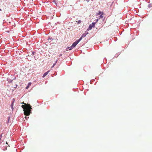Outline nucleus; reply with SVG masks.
I'll return each mask as SVG.
<instances>
[{"label":"nucleus","instance_id":"obj_7","mask_svg":"<svg viewBox=\"0 0 152 152\" xmlns=\"http://www.w3.org/2000/svg\"><path fill=\"white\" fill-rule=\"evenodd\" d=\"M86 36V35H84V34H83L82 35V36L81 37H82V38L83 37H85Z\"/></svg>","mask_w":152,"mask_h":152},{"label":"nucleus","instance_id":"obj_12","mask_svg":"<svg viewBox=\"0 0 152 152\" xmlns=\"http://www.w3.org/2000/svg\"><path fill=\"white\" fill-rule=\"evenodd\" d=\"M13 103H12V104L11 105H12V108L13 107Z\"/></svg>","mask_w":152,"mask_h":152},{"label":"nucleus","instance_id":"obj_10","mask_svg":"<svg viewBox=\"0 0 152 152\" xmlns=\"http://www.w3.org/2000/svg\"><path fill=\"white\" fill-rule=\"evenodd\" d=\"M29 86L28 85V86L26 87V89H28L29 88Z\"/></svg>","mask_w":152,"mask_h":152},{"label":"nucleus","instance_id":"obj_13","mask_svg":"<svg viewBox=\"0 0 152 152\" xmlns=\"http://www.w3.org/2000/svg\"><path fill=\"white\" fill-rule=\"evenodd\" d=\"M54 67V66H53V65L52 66L51 68H53Z\"/></svg>","mask_w":152,"mask_h":152},{"label":"nucleus","instance_id":"obj_1","mask_svg":"<svg viewBox=\"0 0 152 152\" xmlns=\"http://www.w3.org/2000/svg\"><path fill=\"white\" fill-rule=\"evenodd\" d=\"M22 103L24 104L21 106L22 108L23 109L24 114L26 116L29 115L31 113V106L30 104H26L23 102Z\"/></svg>","mask_w":152,"mask_h":152},{"label":"nucleus","instance_id":"obj_6","mask_svg":"<svg viewBox=\"0 0 152 152\" xmlns=\"http://www.w3.org/2000/svg\"><path fill=\"white\" fill-rule=\"evenodd\" d=\"M76 22H77V23L79 24L81 23V21L80 20H79L78 21H77Z\"/></svg>","mask_w":152,"mask_h":152},{"label":"nucleus","instance_id":"obj_5","mask_svg":"<svg viewBox=\"0 0 152 152\" xmlns=\"http://www.w3.org/2000/svg\"><path fill=\"white\" fill-rule=\"evenodd\" d=\"M49 72V71H48L46 72H45L42 76L43 77H44L45 76H46L48 74V73Z\"/></svg>","mask_w":152,"mask_h":152},{"label":"nucleus","instance_id":"obj_9","mask_svg":"<svg viewBox=\"0 0 152 152\" xmlns=\"http://www.w3.org/2000/svg\"><path fill=\"white\" fill-rule=\"evenodd\" d=\"M29 118V117H27L26 116L25 117V118L26 119H27Z\"/></svg>","mask_w":152,"mask_h":152},{"label":"nucleus","instance_id":"obj_8","mask_svg":"<svg viewBox=\"0 0 152 152\" xmlns=\"http://www.w3.org/2000/svg\"><path fill=\"white\" fill-rule=\"evenodd\" d=\"M31 84V83H29L28 84V86H30Z\"/></svg>","mask_w":152,"mask_h":152},{"label":"nucleus","instance_id":"obj_14","mask_svg":"<svg viewBox=\"0 0 152 152\" xmlns=\"http://www.w3.org/2000/svg\"><path fill=\"white\" fill-rule=\"evenodd\" d=\"M6 144H8V143L7 142H6Z\"/></svg>","mask_w":152,"mask_h":152},{"label":"nucleus","instance_id":"obj_3","mask_svg":"<svg viewBox=\"0 0 152 152\" xmlns=\"http://www.w3.org/2000/svg\"><path fill=\"white\" fill-rule=\"evenodd\" d=\"M104 13L101 11H99L98 13L97 14V18H99V19L102 18H103Z\"/></svg>","mask_w":152,"mask_h":152},{"label":"nucleus","instance_id":"obj_15","mask_svg":"<svg viewBox=\"0 0 152 152\" xmlns=\"http://www.w3.org/2000/svg\"><path fill=\"white\" fill-rule=\"evenodd\" d=\"M1 9H0V11H1Z\"/></svg>","mask_w":152,"mask_h":152},{"label":"nucleus","instance_id":"obj_2","mask_svg":"<svg viewBox=\"0 0 152 152\" xmlns=\"http://www.w3.org/2000/svg\"><path fill=\"white\" fill-rule=\"evenodd\" d=\"M82 39V37H81L80 39L76 41L72 44L71 47H68L67 48V50H71L72 49V48L75 47L76 46V45L80 41H81V40Z\"/></svg>","mask_w":152,"mask_h":152},{"label":"nucleus","instance_id":"obj_4","mask_svg":"<svg viewBox=\"0 0 152 152\" xmlns=\"http://www.w3.org/2000/svg\"><path fill=\"white\" fill-rule=\"evenodd\" d=\"M95 23H92V24H90L88 28L87 29V30L89 31L91 30L92 27H94L95 25Z\"/></svg>","mask_w":152,"mask_h":152},{"label":"nucleus","instance_id":"obj_11","mask_svg":"<svg viewBox=\"0 0 152 152\" xmlns=\"http://www.w3.org/2000/svg\"><path fill=\"white\" fill-rule=\"evenodd\" d=\"M56 61H56V63H54V64H53V66H54L56 65Z\"/></svg>","mask_w":152,"mask_h":152},{"label":"nucleus","instance_id":"obj_16","mask_svg":"<svg viewBox=\"0 0 152 152\" xmlns=\"http://www.w3.org/2000/svg\"><path fill=\"white\" fill-rule=\"evenodd\" d=\"M97 21H98V19H97Z\"/></svg>","mask_w":152,"mask_h":152}]
</instances>
